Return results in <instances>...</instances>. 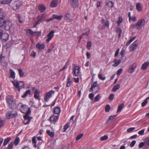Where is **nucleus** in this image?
<instances>
[{
  "label": "nucleus",
  "mask_w": 149,
  "mask_h": 149,
  "mask_svg": "<svg viewBox=\"0 0 149 149\" xmlns=\"http://www.w3.org/2000/svg\"><path fill=\"white\" fill-rule=\"evenodd\" d=\"M17 108L21 112L24 113L30 114L31 113L30 108H29L27 105L23 104L21 103H19L17 104Z\"/></svg>",
  "instance_id": "f257e3e1"
},
{
  "label": "nucleus",
  "mask_w": 149,
  "mask_h": 149,
  "mask_svg": "<svg viewBox=\"0 0 149 149\" xmlns=\"http://www.w3.org/2000/svg\"><path fill=\"white\" fill-rule=\"evenodd\" d=\"M11 82L15 88V90L19 92L21 89L24 87V84L23 81L15 80Z\"/></svg>",
  "instance_id": "f03ea898"
},
{
  "label": "nucleus",
  "mask_w": 149,
  "mask_h": 149,
  "mask_svg": "<svg viewBox=\"0 0 149 149\" xmlns=\"http://www.w3.org/2000/svg\"><path fill=\"white\" fill-rule=\"evenodd\" d=\"M80 70V67L79 66L76 65L75 64H74L72 73L73 76H79Z\"/></svg>",
  "instance_id": "7ed1b4c3"
},
{
  "label": "nucleus",
  "mask_w": 149,
  "mask_h": 149,
  "mask_svg": "<svg viewBox=\"0 0 149 149\" xmlns=\"http://www.w3.org/2000/svg\"><path fill=\"white\" fill-rule=\"evenodd\" d=\"M145 22V20L143 19L139 20L135 25L133 26V27L139 29L144 25Z\"/></svg>",
  "instance_id": "20e7f679"
},
{
  "label": "nucleus",
  "mask_w": 149,
  "mask_h": 149,
  "mask_svg": "<svg viewBox=\"0 0 149 149\" xmlns=\"http://www.w3.org/2000/svg\"><path fill=\"white\" fill-rule=\"evenodd\" d=\"M54 92L53 90H51L46 93L44 97V100L46 102H48L49 99L51 97L52 95L54 94Z\"/></svg>",
  "instance_id": "39448f33"
},
{
  "label": "nucleus",
  "mask_w": 149,
  "mask_h": 149,
  "mask_svg": "<svg viewBox=\"0 0 149 149\" xmlns=\"http://www.w3.org/2000/svg\"><path fill=\"white\" fill-rule=\"evenodd\" d=\"M17 115V113L14 111H8L6 113V118L10 119L14 118Z\"/></svg>",
  "instance_id": "423d86ee"
},
{
  "label": "nucleus",
  "mask_w": 149,
  "mask_h": 149,
  "mask_svg": "<svg viewBox=\"0 0 149 149\" xmlns=\"http://www.w3.org/2000/svg\"><path fill=\"white\" fill-rule=\"evenodd\" d=\"M22 4V2L19 1H16L14 3L12 7L14 10H16L20 7Z\"/></svg>",
  "instance_id": "0eeeda50"
},
{
  "label": "nucleus",
  "mask_w": 149,
  "mask_h": 149,
  "mask_svg": "<svg viewBox=\"0 0 149 149\" xmlns=\"http://www.w3.org/2000/svg\"><path fill=\"white\" fill-rule=\"evenodd\" d=\"M68 2L73 8H75L78 6V0H68Z\"/></svg>",
  "instance_id": "6e6552de"
},
{
  "label": "nucleus",
  "mask_w": 149,
  "mask_h": 149,
  "mask_svg": "<svg viewBox=\"0 0 149 149\" xmlns=\"http://www.w3.org/2000/svg\"><path fill=\"white\" fill-rule=\"evenodd\" d=\"M26 33L27 35L30 34L33 36H35L38 34L41 33V31H33L31 29H29L26 30Z\"/></svg>",
  "instance_id": "1a4fd4ad"
},
{
  "label": "nucleus",
  "mask_w": 149,
  "mask_h": 149,
  "mask_svg": "<svg viewBox=\"0 0 149 149\" xmlns=\"http://www.w3.org/2000/svg\"><path fill=\"white\" fill-rule=\"evenodd\" d=\"M138 43L137 41H136L132 43L129 47V49L130 51L132 52L135 50L136 47H137Z\"/></svg>",
  "instance_id": "9d476101"
},
{
  "label": "nucleus",
  "mask_w": 149,
  "mask_h": 149,
  "mask_svg": "<svg viewBox=\"0 0 149 149\" xmlns=\"http://www.w3.org/2000/svg\"><path fill=\"white\" fill-rule=\"evenodd\" d=\"M97 86V81H96L94 82L93 84L92 85V86L90 88V90H92V92L94 93H96L99 91V86H98L97 87L98 90L97 91H95L94 88L96 87Z\"/></svg>",
  "instance_id": "9b49d317"
},
{
  "label": "nucleus",
  "mask_w": 149,
  "mask_h": 149,
  "mask_svg": "<svg viewBox=\"0 0 149 149\" xmlns=\"http://www.w3.org/2000/svg\"><path fill=\"white\" fill-rule=\"evenodd\" d=\"M59 117V116L58 115H53L50 117L49 119L50 121L54 123L56 122L58 119Z\"/></svg>",
  "instance_id": "f8f14e48"
},
{
  "label": "nucleus",
  "mask_w": 149,
  "mask_h": 149,
  "mask_svg": "<svg viewBox=\"0 0 149 149\" xmlns=\"http://www.w3.org/2000/svg\"><path fill=\"white\" fill-rule=\"evenodd\" d=\"M7 104L8 107L12 109H13L14 108H15L16 106V104L15 100Z\"/></svg>",
  "instance_id": "ddd939ff"
},
{
  "label": "nucleus",
  "mask_w": 149,
  "mask_h": 149,
  "mask_svg": "<svg viewBox=\"0 0 149 149\" xmlns=\"http://www.w3.org/2000/svg\"><path fill=\"white\" fill-rule=\"evenodd\" d=\"M54 31H52L49 32L47 35L48 38L46 39L47 41L49 42L52 39L54 36Z\"/></svg>",
  "instance_id": "4468645a"
},
{
  "label": "nucleus",
  "mask_w": 149,
  "mask_h": 149,
  "mask_svg": "<svg viewBox=\"0 0 149 149\" xmlns=\"http://www.w3.org/2000/svg\"><path fill=\"white\" fill-rule=\"evenodd\" d=\"M39 94L40 91L37 89H36L34 93V97L36 99L40 100V98Z\"/></svg>",
  "instance_id": "2eb2a0df"
},
{
  "label": "nucleus",
  "mask_w": 149,
  "mask_h": 149,
  "mask_svg": "<svg viewBox=\"0 0 149 149\" xmlns=\"http://www.w3.org/2000/svg\"><path fill=\"white\" fill-rule=\"evenodd\" d=\"M136 67V63H134L132 64L128 70V72L130 73H132L134 71Z\"/></svg>",
  "instance_id": "dca6fc26"
},
{
  "label": "nucleus",
  "mask_w": 149,
  "mask_h": 149,
  "mask_svg": "<svg viewBox=\"0 0 149 149\" xmlns=\"http://www.w3.org/2000/svg\"><path fill=\"white\" fill-rule=\"evenodd\" d=\"M12 26V23L10 22H7L6 23L5 26V29L7 30H9L11 28Z\"/></svg>",
  "instance_id": "f3484780"
},
{
  "label": "nucleus",
  "mask_w": 149,
  "mask_h": 149,
  "mask_svg": "<svg viewBox=\"0 0 149 149\" xmlns=\"http://www.w3.org/2000/svg\"><path fill=\"white\" fill-rule=\"evenodd\" d=\"M72 17L71 14L69 13H66L64 16V19L65 20H71Z\"/></svg>",
  "instance_id": "a211bd4d"
},
{
  "label": "nucleus",
  "mask_w": 149,
  "mask_h": 149,
  "mask_svg": "<svg viewBox=\"0 0 149 149\" xmlns=\"http://www.w3.org/2000/svg\"><path fill=\"white\" fill-rule=\"evenodd\" d=\"M116 115H114L110 116L109 117V119L107 120V123H110L112 122L115 121L116 120Z\"/></svg>",
  "instance_id": "6ab92c4d"
},
{
  "label": "nucleus",
  "mask_w": 149,
  "mask_h": 149,
  "mask_svg": "<svg viewBox=\"0 0 149 149\" xmlns=\"http://www.w3.org/2000/svg\"><path fill=\"white\" fill-rule=\"evenodd\" d=\"M6 100L7 103L14 100L13 96L11 95H8L6 97Z\"/></svg>",
  "instance_id": "aec40b11"
},
{
  "label": "nucleus",
  "mask_w": 149,
  "mask_h": 149,
  "mask_svg": "<svg viewBox=\"0 0 149 149\" xmlns=\"http://www.w3.org/2000/svg\"><path fill=\"white\" fill-rule=\"evenodd\" d=\"M9 35L7 33H3L1 38L5 41H6L8 39Z\"/></svg>",
  "instance_id": "412c9836"
},
{
  "label": "nucleus",
  "mask_w": 149,
  "mask_h": 149,
  "mask_svg": "<svg viewBox=\"0 0 149 149\" xmlns=\"http://www.w3.org/2000/svg\"><path fill=\"white\" fill-rule=\"evenodd\" d=\"M102 69H101L100 70L99 72L98 75V78L101 80H104L105 79V77H102Z\"/></svg>",
  "instance_id": "4be33fe9"
},
{
  "label": "nucleus",
  "mask_w": 149,
  "mask_h": 149,
  "mask_svg": "<svg viewBox=\"0 0 149 149\" xmlns=\"http://www.w3.org/2000/svg\"><path fill=\"white\" fill-rule=\"evenodd\" d=\"M61 110L60 108L59 107H56L54 109V113L59 115V114L61 112Z\"/></svg>",
  "instance_id": "5701e85b"
},
{
  "label": "nucleus",
  "mask_w": 149,
  "mask_h": 149,
  "mask_svg": "<svg viewBox=\"0 0 149 149\" xmlns=\"http://www.w3.org/2000/svg\"><path fill=\"white\" fill-rule=\"evenodd\" d=\"M57 0H53L50 3V6L52 7H56L58 4Z\"/></svg>",
  "instance_id": "b1692460"
},
{
  "label": "nucleus",
  "mask_w": 149,
  "mask_h": 149,
  "mask_svg": "<svg viewBox=\"0 0 149 149\" xmlns=\"http://www.w3.org/2000/svg\"><path fill=\"white\" fill-rule=\"evenodd\" d=\"M149 65V62H146L144 63L142 65L141 67V69L142 70H145L148 67Z\"/></svg>",
  "instance_id": "393cba45"
},
{
  "label": "nucleus",
  "mask_w": 149,
  "mask_h": 149,
  "mask_svg": "<svg viewBox=\"0 0 149 149\" xmlns=\"http://www.w3.org/2000/svg\"><path fill=\"white\" fill-rule=\"evenodd\" d=\"M38 9L40 12L42 13L45 11L46 7L43 4H40L38 6Z\"/></svg>",
  "instance_id": "a878e982"
},
{
  "label": "nucleus",
  "mask_w": 149,
  "mask_h": 149,
  "mask_svg": "<svg viewBox=\"0 0 149 149\" xmlns=\"http://www.w3.org/2000/svg\"><path fill=\"white\" fill-rule=\"evenodd\" d=\"M36 47L39 50L42 49L45 47L44 45H41L40 43H37L36 45Z\"/></svg>",
  "instance_id": "bb28decb"
},
{
  "label": "nucleus",
  "mask_w": 149,
  "mask_h": 149,
  "mask_svg": "<svg viewBox=\"0 0 149 149\" xmlns=\"http://www.w3.org/2000/svg\"><path fill=\"white\" fill-rule=\"evenodd\" d=\"M52 17H53V19H55L58 20H61L63 17V16L58 15L54 14L52 15Z\"/></svg>",
  "instance_id": "cd10ccee"
},
{
  "label": "nucleus",
  "mask_w": 149,
  "mask_h": 149,
  "mask_svg": "<svg viewBox=\"0 0 149 149\" xmlns=\"http://www.w3.org/2000/svg\"><path fill=\"white\" fill-rule=\"evenodd\" d=\"M115 63L113 65V66L114 67L118 66L121 63V60L119 59L117 60L116 59L114 60Z\"/></svg>",
  "instance_id": "c85d7f7f"
},
{
  "label": "nucleus",
  "mask_w": 149,
  "mask_h": 149,
  "mask_svg": "<svg viewBox=\"0 0 149 149\" xmlns=\"http://www.w3.org/2000/svg\"><path fill=\"white\" fill-rule=\"evenodd\" d=\"M10 73V77L13 79L15 78V73L13 70L10 69L9 71Z\"/></svg>",
  "instance_id": "c756f323"
},
{
  "label": "nucleus",
  "mask_w": 149,
  "mask_h": 149,
  "mask_svg": "<svg viewBox=\"0 0 149 149\" xmlns=\"http://www.w3.org/2000/svg\"><path fill=\"white\" fill-rule=\"evenodd\" d=\"M32 145L34 147L36 148L37 147L36 146V137L34 136L33 137L32 139Z\"/></svg>",
  "instance_id": "7c9ffc66"
},
{
  "label": "nucleus",
  "mask_w": 149,
  "mask_h": 149,
  "mask_svg": "<svg viewBox=\"0 0 149 149\" xmlns=\"http://www.w3.org/2000/svg\"><path fill=\"white\" fill-rule=\"evenodd\" d=\"M136 8L139 11H141L142 10V8L141 6V4L139 3H137L136 4Z\"/></svg>",
  "instance_id": "2f4dec72"
},
{
  "label": "nucleus",
  "mask_w": 149,
  "mask_h": 149,
  "mask_svg": "<svg viewBox=\"0 0 149 149\" xmlns=\"http://www.w3.org/2000/svg\"><path fill=\"white\" fill-rule=\"evenodd\" d=\"M120 87V85L119 84H117L112 88V91L113 92H116L119 88Z\"/></svg>",
  "instance_id": "473e14b6"
},
{
  "label": "nucleus",
  "mask_w": 149,
  "mask_h": 149,
  "mask_svg": "<svg viewBox=\"0 0 149 149\" xmlns=\"http://www.w3.org/2000/svg\"><path fill=\"white\" fill-rule=\"evenodd\" d=\"M116 32L118 33L119 35L118 37H120V35L122 33V30L120 28L118 27L116 28Z\"/></svg>",
  "instance_id": "72a5a7b5"
},
{
  "label": "nucleus",
  "mask_w": 149,
  "mask_h": 149,
  "mask_svg": "<svg viewBox=\"0 0 149 149\" xmlns=\"http://www.w3.org/2000/svg\"><path fill=\"white\" fill-rule=\"evenodd\" d=\"M31 93V91L30 90H29L24 93V94L22 96V98H25L27 96V95L30 94Z\"/></svg>",
  "instance_id": "f704fd0d"
},
{
  "label": "nucleus",
  "mask_w": 149,
  "mask_h": 149,
  "mask_svg": "<svg viewBox=\"0 0 149 149\" xmlns=\"http://www.w3.org/2000/svg\"><path fill=\"white\" fill-rule=\"evenodd\" d=\"M107 6L109 8H112L114 6V3L111 1H109L107 3Z\"/></svg>",
  "instance_id": "c9c22d12"
},
{
  "label": "nucleus",
  "mask_w": 149,
  "mask_h": 149,
  "mask_svg": "<svg viewBox=\"0 0 149 149\" xmlns=\"http://www.w3.org/2000/svg\"><path fill=\"white\" fill-rule=\"evenodd\" d=\"M26 115L24 116V120H29V121H31V119L32 118L31 117H30L29 115L30 114H27V113H25Z\"/></svg>",
  "instance_id": "e433bc0d"
},
{
  "label": "nucleus",
  "mask_w": 149,
  "mask_h": 149,
  "mask_svg": "<svg viewBox=\"0 0 149 149\" xmlns=\"http://www.w3.org/2000/svg\"><path fill=\"white\" fill-rule=\"evenodd\" d=\"M47 134L52 137H53L54 135V132H50L49 130H47L46 131Z\"/></svg>",
  "instance_id": "4c0bfd02"
},
{
  "label": "nucleus",
  "mask_w": 149,
  "mask_h": 149,
  "mask_svg": "<svg viewBox=\"0 0 149 149\" xmlns=\"http://www.w3.org/2000/svg\"><path fill=\"white\" fill-rule=\"evenodd\" d=\"M67 83L66 84V86L69 87L71 85V84L72 82V79L70 77H68L67 79Z\"/></svg>",
  "instance_id": "58836bf2"
},
{
  "label": "nucleus",
  "mask_w": 149,
  "mask_h": 149,
  "mask_svg": "<svg viewBox=\"0 0 149 149\" xmlns=\"http://www.w3.org/2000/svg\"><path fill=\"white\" fill-rule=\"evenodd\" d=\"M124 106L123 104H121L119 105L118 108L117 112H118L121 111L122 109L123 108Z\"/></svg>",
  "instance_id": "ea45409f"
},
{
  "label": "nucleus",
  "mask_w": 149,
  "mask_h": 149,
  "mask_svg": "<svg viewBox=\"0 0 149 149\" xmlns=\"http://www.w3.org/2000/svg\"><path fill=\"white\" fill-rule=\"evenodd\" d=\"M149 99V97H148L145 99L144 102L141 103V106L143 107L145 106L148 103V100Z\"/></svg>",
  "instance_id": "a19ab883"
},
{
  "label": "nucleus",
  "mask_w": 149,
  "mask_h": 149,
  "mask_svg": "<svg viewBox=\"0 0 149 149\" xmlns=\"http://www.w3.org/2000/svg\"><path fill=\"white\" fill-rule=\"evenodd\" d=\"M136 38V37H134L130 39L126 44L125 45L126 46H128L130 43L133 41Z\"/></svg>",
  "instance_id": "79ce46f5"
},
{
  "label": "nucleus",
  "mask_w": 149,
  "mask_h": 149,
  "mask_svg": "<svg viewBox=\"0 0 149 149\" xmlns=\"http://www.w3.org/2000/svg\"><path fill=\"white\" fill-rule=\"evenodd\" d=\"M10 139V138H8L5 139L3 143V145L4 146H6L7 143L9 142Z\"/></svg>",
  "instance_id": "37998d69"
},
{
  "label": "nucleus",
  "mask_w": 149,
  "mask_h": 149,
  "mask_svg": "<svg viewBox=\"0 0 149 149\" xmlns=\"http://www.w3.org/2000/svg\"><path fill=\"white\" fill-rule=\"evenodd\" d=\"M6 23L4 19H0V28L2 27L4 24Z\"/></svg>",
  "instance_id": "c03bdc74"
},
{
  "label": "nucleus",
  "mask_w": 149,
  "mask_h": 149,
  "mask_svg": "<svg viewBox=\"0 0 149 149\" xmlns=\"http://www.w3.org/2000/svg\"><path fill=\"white\" fill-rule=\"evenodd\" d=\"M18 72L19 74V75L20 77H23V76L24 74V73L23 72L22 70L21 69H19L18 70Z\"/></svg>",
  "instance_id": "a18cd8bd"
},
{
  "label": "nucleus",
  "mask_w": 149,
  "mask_h": 149,
  "mask_svg": "<svg viewBox=\"0 0 149 149\" xmlns=\"http://www.w3.org/2000/svg\"><path fill=\"white\" fill-rule=\"evenodd\" d=\"M12 0H3L1 3L3 4H6L10 2Z\"/></svg>",
  "instance_id": "49530a36"
},
{
  "label": "nucleus",
  "mask_w": 149,
  "mask_h": 149,
  "mask_svg": "<svg viewBox=\"0 0 149 149\" xmlns=\"http://www.w3.org/2000/svg\"><path fill=\"white\" fill-rule=\"evenodd\" d=\"M70 123H67L63 127V132H65L66 130L70 126Z\"/></svg>",
  "instance_id": "de8ad7c7"
},
{
  "label": "nucleus",
  "mask_w": 149,
  "mask_h": 149,
  "mask_svg": "<svg viewBox=\"0 0 149 149\" xmlns=\"http://www.w3.org/2000/svg\"><path fill=\"white\" fill-rule=\"evenodd\" d=\"M19 137H17L15 140L14 144L16 146L19 143Z\"/></svg>",
  "instance_id": "09e8293b"
},
{
  "label": "nucleus",
  "mask_w": 149,
  "mask_h": 149,
  "mask_svg": "<svg viewBox=\"0 0 149 149\" xmlns=\"http://www.w3.org/2000/svg\"><path fill=\"white\" fill-rule=\"evenodd\" d=\"M91 46V42L90 41H88L87 43V48L88 49L90 50Z\"/></svg>",
  "instance_id": "8fccbe9b"
},
{
  "label": "nucleus",
  "mask_w": 149,
  "mask_h": 149,
  "mask_svg": "<svg viewBox=\"0 0 149 149\" xmlns=\"http://www.w3.org/2000/svg\"><path fill=\"white\" fill-rule=\"evenodd\" d=\"M14 145V143L13 142H11L8 145V147L6 149H11Z\"/></svg>",
  "instance_id": "3c124183"
},
{
  "label": "nucleus",
  "mask_w": 149,
  "mask_h": 149,
  "mask_svg": "<svg viewBox=\"0 0 149 149\" xmlns=\"http://www.w3.org/2000/svg\"><path fill=\"white\" fill-rule=\"evenodd\" d=\"M110 110V108L109 105H107L105 107V111L106 112H109Z\"/></svg>",
  "instance_id": "603ef678"
},
{
  "label": "nucleus",
  "mask_w": 149,
  "mask_h": 149,
  "mask_svg": "<svg viewBox=\"0 0 149 149\" xmlns=\"http://www.w3.org/2000/svg\"><path fill=\"white\" fill-rule=\"evenodd\" d=\"M2 9L1 8L0 9V19H4V16L3 13L1 11V10Z\"/></svg>",
  "instance_id": "864d4df0"
},
{
  "label": "nucleus",
  "mask_w": 149,
  "mask_h": 149,
  "mask_svg": "<svg viewBox=\"0 0 149 149\" xmlns=\"http://www.w3.org/2000/svg\"><path fill=\"white\" fill-rule=\"evenodd\" d=\"M123 19L122 17H119L117 22L118 25L119 26L120 24L122 22Z\"/></svg>",
  "instance_id": "5fc2aeb1"
},
{
  "label": "nucleus",
  "mask_w": 149,
  "mask_h": 149,
  "mask_svg": "<svg viewBox=\"0 0 149 149\" xmlns=\"http://www.w3.org/2000/svg\"><path fill=\"white\" fill-rule=\"evenodd\" d=\"M100 97L99 94H98L95 97L94 100L95 102H97L100 99Z\"/></svg>",
  "instance_id": "6e6d98bb"
},
{
  "label": "nucleus",
  "mask_w": 149,
  "mask_h": 149,
  "mask_svg": "<svg viewBox=\"0 0 149 149\" xmlns=\"http://www.w3.org/2000/svg\"><path fill=\"white\" fill-rule=\"evenodd\" d=\"M83 134H79L76 137V140H78L80 139L83 136Z\"/></svg>",
  "instance_id": "4d7b16f0"
},
{
  "label": "nucleus",
  "mask_w": 149,
  "mask_h": 149,
  "mask_svg": "<svg viewBox=\"0 0 149 149\" xmlns=\"http://www.w3.org/2000/svg\"><path fill=\"white\" fill-rule=\"evenodd\" d=\"M114 97V95L113 94H110L109 97V100L110 101H112L113 100Z\"/></svg>",
  "instance_id": "13d9d810"
},
{
  "label": "nucleus",
  "mask_w": 149,
  "mask_h": 149,
  "mask_svg": "<svg viewBox=\"0 0 149 149\" xmlns=\"http://www.w3.org/2000/svg\"><path fill=\"white\" fill-rule=\"evenodd\" d=\"M123 70L122 69H120L118 70L117 72V75L118 76L120 75Z\"/></svg>",
  "instance_id": "bf43d9fd"
},
{
  "label": "nucleus",
  "mask_w": 149,
  "mask_h": 149,
  "mask_svg": "<svg viewBox=\"0 0 149 149\" xmlns=\"http://www.w3.org/2000/svg\"><path fill=\"white\" fill-rule=\"evenodd\" d=\"M145 143L146 145L149 146V137L146 139Z\"/></svg>",
  "instance_id": "052dcab7"
},
{
  "label": "nucleus",
  "mask_w": 149,
  "mask_h": 149,
  "mask_svg": "<svg viewBox=\"0 0 149 149\" xmlns=\"http://www.w3.org/2000/svg\"><path fill=\"white\" fill-rule=\"evenodd\" d=\"M135 129V127H131L128 129L127 130V132H131L133 131Z\"/></svg>",
  "instance_id": "680f3d73"
},
{
  "label": "nucleus",
  "mask_w": 149,
  "mask_h": 149,
  "mask_svg": "<svg viewBox=\"0 0 149 149\" xmlns=\"http://www.w3.org/2000/svg\"><path fill=\"white\" fill-rule=\"evenodd\" d=\"M136 143V141L135 140H133L132 141L130 144V146L131 147H133L135 145V143Z\"/></svg>",
  "instance_id": "e2e57ef3"
},
{
  "label": "nucleus",
  "mask_w": 149,
  "mask_h": 149,
  "mask_svg": "<svg viewBox=\"0 0 149 149\" xmlns=\"http://www.w3.org/2000/svg\"><path fill=\"white\" fill-rule=\"evenodd\" d=\"M109 21H107L105 22L103 24L104 25L105 27L108 28L109 27Z\"/></svg>",
  "instance_id": "0e129e2a"
},
{
  "label": "nucleus",
  "mask_w": 149,
  "mask_h": 149,
  "mask_svg": "<svg viewBox=\"0 0 149 149\" xmlns=\"http://www.w3.org/2000/svg\"><path fill=\"white\" fill-rule=\"evenodd\" d=\"M108 138V137L107 135H104L100 139L102 141H104L107 139Z\"/></svg>",
  "instance_id": "69168bd1"
},
{
  "label": "nucleus",
  "mask_w": 149,
  "mask_h": 149,
  "mask_svg": "<svg viewBox=\"0 0 149 149\" xmlns=\"http://www.w3.org/2000/svg\"><path fill=\"white\" fill-rule=\"evenodd\" d=\"M94 96V95L92 93H90L89 95V97L91 100H93Z\"/></svg>",
  "instance_id": "338daca9"
},
{
  "label": "nucleus",
  "mask_w": 149,
  "mask_h": 149,
  "mask_svg": "<svg viewBox=\"0 0 149 149\" xmlns=\"http://www.w3.org/2000/svg\"><path fill=\"white\" fill-rule=\"evenodd\" d=\"M145 130V129H143L142 130H141L139 132H138V134H139L141 135H143Z\"/></svg>",
  "instance_id": "774afa93"
}]
</instances>
